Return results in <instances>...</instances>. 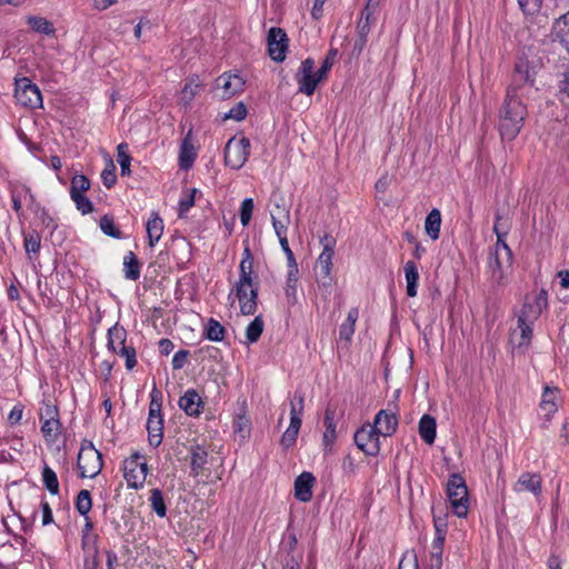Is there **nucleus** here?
Here are the masks:
<instances>
[{
    "label": "nucleus",
    "mask_w": 569,
    "mask_h": 569,
    "mask_svg": "<svg viewBox=\"0 0 569 569\" xmlns=\"http://www.w3.org/2000/svg\"><path fill=\"white\" fill-rule=\"evenodd\" d=\"M539 68L540 63L536 59L525 56L517 59L511 82L499 109V131L503 140L516 139L523 127L528 113L525 100L537 91L536 74Z\"/></svg>",
    "instance_id": "1"
},
{
    "label": "nucleus",
    "mask_w": 569,
    "mask_h": 569,
    "mask_svg": "<svg viewBox=\"0 0 569 569\" xmlns=\"http://www.w3.org/2000/svg\"><path fill=\"white\" fill-rule=\"evenodd\" d=\"M253 257L247 246L239 264V280L233 287L234 295L240 305V311L244 316H252L258 308V283L252 278Z\"/></svg>",
    "instance_id": "2"
},
{
    "label": "nucleus",
    "mask_w": 569,
    "mask_h": 569,
    "mask_svg": "<svg viewBox=\"0 0 569 569\" xmlns=\"http://www.w3.org/2000/svg\"><path fill=\"white\" fill-rule=\"evenodd\" d=\"M322 251L317 259L316 274L317 281L322 288H330L332 284V258L335 254V248L337 239L329 233H325L319 238Z\"/></svg>",
    "instance_id": "3"
},
{
    "label": "nucleus",
    "mask_w": 569,
    "mask_h": 569,
    "mask_svg": "<svg viewBox=\"0 0 569 569\" xmlns=\"http://www.w3.org/2000/svg\"><path fill=\"white\" fill-rule=\"evenodd\" d=\"M149 413L147 420L148 440L150 446L158 448L163 438V419L161 415L162 396L154 388L150 393Z\"/></svg>",
    "instance_id": "4"
},
{
    "label": "nucleus",
    "mask_w": 569,
    "mask_h": 569,
    "mask_svg": "<svg viewBox=\"0 0 569 569\" xmlns=\"http://www.w3.org/2000/svg\"><path fill=\"white\" fill-rule=\"evenodd\" d=\"M447 496L455 515L460 518L466 517L469 508L468 489L461 475L453 473L449 477Z\"/></svg>",
    "instance_id": "5"
},
{
    "label": "nucleus",
    "mask_w": 569,
    "mask_h": 569,
    "mask_svg": "<svg viewBox=\"0 0 569 569\" xmlns=\"http://www.w3.org/2000/svg\"><path fill=\"white\" fill-rule=\"evenodd\" d=\"M78 469L81 478H94L102 469V456L92 442L83 441L78 453Z\"/></svg>",
    "instance_id": "6"
},
{
    "label": "nucleus",
    "mask_w": 569,
    "mask_h": 569,
    "mask_svg": "<svg viewBox=\"0 0 569 569\" xmlns=\"http://www.w3.org/2000/svg\"><path fill=\"white\" fill-rule=\"evenodd\" d=\"M316 69V63L312 58L305 59L298 71L295 74V80L298 83V91L308 97L312 96L318 84L326 78L320 76V72Z\"/></svg>",
    "instance_id": "7"
},
{
    "label": "nucleus",
    "mask_w": 569,
    "mask_h": 569,
    "mask_svg": "<svg viewBox=\"0 0 569 569\" xmlns=\"http://www.w3.org/2000/svg\"><path fill=\"white\" fill-rule=\"evenodd\" d=\"M148 475V465L139 452L132 453L123 461V477L129 488L139 489L143 487Z\"/></svg>",
    "instance_id": "8"
},
{
    "label": "nucleus",
    "mask_w": 569,
    "mask_h": 569,
    "mask_svg": "<svg viewBox=\"0 0 569 569\" xmlns=\"http://www.w3.org/2000/svg\"><path fill=\"white\" fill-rule=\"evenodd\" d=\"M250 154V140L242 136L232 137L224 147V163L231 169L238 170L244 166Z\"/></svg>",
    "instance_id": "9"
},
{
    "label": "nucleus",
    "mask_w": 569,
    "mask_h": 569,
    "mask_svg": "<svg viewBox=\"0 0 569 569\" xmlns=\"http://www.w3.org/2000/svg\"><path fill=\"white\" fill-rule=\"evenodd\" d=\"M511 267V258L491 253L488 261V271L491 284L496 288L505 287L509 282Z\"/></svg>",
    "instance_id": "10"
},
{
    "label": "nucleus",
    "mask_w": 569,
    "mask_h": 569,
    "mask_svg": "<svg viewBox=\"0 0 569 569\" xmlns=\"http://www.w3.org/2000/svg\"><path fill=\"white\" fill-rule=\"evenodd\" d=\"M380 436L371 423H365L356 431L353 439L361 451L367 456L375 457L381 449Z\"/></svg>",
    "instance_id": "11"
},
{
    "label": "nucleus",
    "mask_w": 569,
    "mask_h": 569,
    "mask_svg": "<svg viewBox=\"0 0 569 569\" xmlns=\"http://www.w3.org/2000/svg\"><path fill=\"white\" fill-rule=\"evenodd\" d=\"M246 81L238 73L224 72L216 80L214 89L221 99H230L243 91Z\"/></svg>",
    "instance_id": "12"
},
{
    "label": "nucleus",
    "mask_w": 569,
    "mask_h": 569,
    "mask_svg": "<svg viewBox=\"0 0 569 569\" xmlns=\"http://www.w3.org/2000/svg\"><path fill=\"white\" fill-rule=\"evenodd\" d=\"M14 97L24 107L33 109L42 106V96L39 88L27 78L17 83Z\"/></svg>",
    "instance_id": "13"
},
{
    "label": "nucleus",
    "mask_w": 569,
    "mask_h": 569,
    "mask_svg": "<svg viewBox=\"0 0 569 569\" xmlns=\"http://www.w3.org/2000/svg\"><path fill=\"white\" fill-rule=\"evenodd\" d=\"M268 52L272 60L281 62L286 59L288 38L281 28H271L268 32Z\"/></svg>",
    "instance_id": "14"
},
{
    "label": "nucleus",
    "mask_w": 569,
    "mask_h": 569,
    "mask_svg": "<svg viewBox=\"0 0 569 569\" xmlns=\"http://www.w3.org/2000/svg\"><path fill=\"white\" fill-rule=\"evenodd\" d=\"M10 196L17 197L22 201V203L27 204V207L34 213H38L41 211L42 219L44 220V217L50 219L44 208L40 206V203L36 200L34 194L32 193L30 187L22 182H11L10 184Z\"/></svg>",
    "instance_id": "15"
},
{
    "label": "nucleus",
    "mask_w": 569,
    "mask_h": 569,
    "mask_svg": "<svg viewBox=\"0 0 569 569\" xmlns=\"http://www.w3.org/2000/svg\"><path fill=\"white\" fill-rule=\"evenodd\" d=\"M512 489L517 493L530 492L539 497L542 492V479L539 473L522 472L513 483Z\"/></svg>",
    "instance_id": "16"
},
{
    "label": "nucleus",
    "mask_w": 569,
    "mask_h": 569,
    "mask_svg": "<svg viewBox=\"0 0 569 569\" xmlns=\"http://www.w3.org/2000/svg\"><path fill=\"white\" fill-rule=\"evenodd\" d=\"M372 426L382 437H390L397 430L398 418L395 413L382 409L376 415Z\"/></svg>",
    "instance_id": "17"
},
{
    "label": "nucleus",
    "mask_w": 569,
    "mask_h": 569,
    "mask_svg": "<svg viewBox=\"0 0 569 569\" xmlns=\"http://www.w3.org/2000/svg\"><path fill=\"white\" fill-rule=\"evenodd\" d=\"M316 478L311 472L305 471L295 480V497L301 502H308L312 498V488Z\"/></svg>",
    "instance_id": "18"
},
{
    "label": "nucleus",
    "mask_w": 569,
    "mask_h": 569,
    "mask_svg": "<svg viewBox=\"0 0 569 569\" xmlns=\"http://www.w3.org/2000/svg\"><path fill=\"white\" fill-rule=\"evenodd\" d=\"M189 456L190 476L194 478L199 477L206 469V466L208 465V451L201 445H191L189 449Z\"/></svg>",
    "instance_id": "19"
},
{
    "label": "nucleus",
    "mask_w": 569,
    "mask_h": 569,
    "mask_svg": "<svg viewBox=\"0 0 569 569\" xmlns=\"http://www.w3.org/2000/svg\"><path fill=\"white\" fill-rule=\"evenodd\" d=\"M203 401L197 390L190 388L179 399V407L188 416L197 417L203 410Z\"/></svg>",
    "instance_id": "20"
},
{
    "label": "nucleus",
    "mask_w": 569,
    "mask_h": 569,
    "mask_svg": "<svg viewBox=\"0 0 569 569\" xmlns=\"http://www.w3.org/2000/svg\"><path fill=\"white\" fill-rule=\"evenodd\" d=\"M373 22L372 12L369 9V7H366L363 11L361 12L360 19L358 21L357 26V33H358V40L355 43V50L359 53L363 50L368 34L371 30V26Z\"/></svg>",
    "instance_id": "21"
},
{
    "label": "nucleus",
    "mask_w": 569,
    "mask_h": 569,
    "mask_svg": "<svg viewBox=\"0 0 569 569\" xmlns=\"http://www.w3.org/2000/svg\"><path fill=\"white\" fill-rule=\"evenodd\" d=\"M277 212H271V221L274 229L276 234L280 240L287 239V226L289 223V211L283 207L276 206Z\"/></svg>",
    "instance_id": "22"
},
{
    "label": "nucleus",
    "mask_w": 569,
    "mask_h": 569,
    "mask_svg": "<svg viewBox=\"0 0 569 569\" xmlns=\"http://www.w3.org/2000/svg\"><path fill=\"white\" fill-rule=\"evenodd\" d=\"M126 340L127 330L122 326L116 323L108 330L107 347L110 351L118 353L122 346H127Z\"/></svg>",
    "instance_id": "23"
},
{
    "label": "nucleus",
    "mask_w": 569,
    "mask_h": 569,
    "mask_svg": "<svg viewBox=\"0 0 569 569\" xmlns=\"http://www.w3.org/2000/svg\"><path fill=\"white\" fill-rule=\"evenodd\" d=\"M336 409L328 407L325 411V432H323V442L326 446H331L337 439V421H336Z\"/></svg>",
    "instance_id": "24"
},
{
    "label": "nucleus",
    "mask_w": 569,
    "mask_h": 569,
    "mask_svg": "<svg viewBox=\"0 0 569 569\" xmlns=\"http://www.w3.org/2000/svg\"><path fill=\"white\" fill-rule=\"evenodd\" d=\"M437 422L433 417L430 415H423L419 421V435L421 439L428 443L432 445L436 439Z\"/></svg>",
    "instance_id": "25"
},
{
    "label": "nucleus",
    "mask_w": 569,
    "mask_h": 569,
    "mask_svg": "<svg viewBox=\"0 0 569 569\" xmlns=\"http://www.w3.org/2000/svg\"><path fill=\"white\" fill-rule=\"evenodd\" d=\"M147 233L149 239V246L153 247L162 237L163 232V220L157 212H152L151 217L147 221Z\"/></svg>",
    "instance_id": "26"
},
{
    "label": "nucleus",
    "mask_w": 569,
    "mask_h": 569,
    "mask_svg": "<svg viewBox=\"0 0 569 569\" xmlns=\"http://www.w3.org/2000/svg\"><path fill=\"white\" fill-rule=\"evenodd\" d=\"M123 273L124 278L128 280H138L141 274V263L139 262L137 256L129 251L123 257Z\"/></svg>",
    "instance_id": "27"
},
{
    "label": "nucleus",
    "mask_w": 569,
    "mask_h": 569,
    "mask_svg": "<svg viewBox=\"0 0 569 569\" xmlns=\"http://www.w3.org/2000/svg\"><path fill=\"white\" fill-rule=\"evenodd\" d=\"M403 270L407 282V295L409 297H416L419 281L418 267L413 261H407Z\"/></svg>",
    "instance_id": "28"
},
{
    "label": "nucleus",
    "mask_w": 569,
    "mask_h": 569,
    "mask_svg": "<svg viewBox=\"0 0 569 569\" xmlns=\"http://www.w3.org/2000/svg\"><path fill=\"white\" fill-rule=\"evenodd\" d=\"M359 317L358 308H351L348 312L347 319L339 328V338L349 342L355 333V327Z\"/></svg>",
    "instance_id": "29"
},
{
    "label": "nucleus",
    "mask_w": 569,
    "mask_h": 569,
    "mask_svg": "<svg viewBox=\"0 0 569 569\" xmlns=\"http://www.w3.org/2000/svg\"><path fill=\"white\" fill-rule=\"evenodd\" d=\"M441 226V213L438 209H432L425 221V229L427 234L432 239L437 240L440 234Z\"/></svg>",
    "instance_id": "30"
},
{
    "label": "nucleus",
    "mask_w": 569,
    "mask_h": 569,
    "mask_svg": "<svg viewBox=\"0 0 569 569\" xmlns=\"http://www.w3.org/2000/svg\"><path fill=\"white\" fill-rule=\"evenodd\" d=\"M197 153L193 148V146L190 143L188 138H186L180 147V153H179V166L183 170H188L191 168L196 160Z\"/></svg>",
    "instance_id": "31"
},
{
    "label": "nucleus",
    "mask_w": 569,
    "mask_h": 569,
    "mask_svg": "<svg viewBox=\"0 0 569 569\" xmlns=\"http://www.w3.org/2000/svg\"><path fill=\"white\" fill-rule=\"evenodd\" d=\"M201 88V82L198 77L190 78L180 92V102L188 106L192 99L198 94Z\"/></svg>",
    "instance_id": "32"
},
{
    "label": "nucleus",
    "mask_w": 569,
    "mask_h": 569,
    "mask_svg": "<svg viewBox=\"0 0 569 569\" xmlns=\"http://www.w3.org/2000/svg\"><path fill=\"white\" fill-rule=\"evenodd\" d=\"M298 264L289 266L286 282V296L290 303L297 301Z\"/></svg>",
    "instance_id": "33"
},
{
    "label": "nucleus",
    "mask_w": 569,
    "mask_h": 569,
    "mask_svg": "<svg viewBox=\"0 0 569 569\" xmlns=\"http://www.w3.org/2000/svg\"><path fill=\"white\" fill-rule=\"evenodd\" d=\"M226 336V328L216 319L210 318L204 327V337L210 341H222Z\"/></svg>",
    "instance_id": "34"
},
{
    "label": "nucleus",
    "mask_w": 569,
    "mask_h": 569,
    "mask_svg": "<svg viewBox=\"0 0 569 569\" xmlns=\"http://www.w3.org/2000/svg\"><path fill=\"white\" fill-rule=\"evenodd\" d=\"M149 502L151 509L158 517L163 518L167 516V506L164 503L163 493L159 488L150 490Z\"/></svg>",
    "instance_id": "35"
},
{
    "label": "nucleus",
    "mask_w": 569,
    "mask_h": 569,
    "mask_svg": "<svg viewBox=\"0 0 569 569\" xmlns=\"http://www.w3.org/2000/svg\"><path fill=\"white\" fill-rule=\"evenodd\" d=\"M555 29L561 44L569 52V11L556 22Z\"/></svg>",
    "instance_id": "36"
},
{
    "label": "nucleus",
    "mask_w": 569,
    "mask_h": 569,
    "mask_svg": "<svg viewBox=\"0 0 569 569\" xmlns=\"http://www.w3.org/2000/svg\"><path fill=\"white\" fill-rule=\"evenodd\" d=\"M42 481L47 490L51 495H58L59 493V481L57 473L47 465L44 463L42 468Z\"/></svg>",
    "instance_id": "37"
},
{
    "label": "nucleus",
    "mask_w": 569,
    "mask_h": 569,
    "mask_svg": "<svg viewBox=\"0 0 569 569\" xmlns=\"http://www.w3.org/2000/svg\"><path fill=\"white\" fill-rule=\"evenodd\" d=\"M61 423L59 419L43 420L41 432L47 441L54 442L60 435Z\"/></svg>",
    "instance_id": "38"
},
{
    "label": "nucleus",
    "mask_w": 569,
    "mask_h": 569,
    "mask_svg": "<svg viewBox=\"0 0 569 569\" xmlns=\"http://www.w3.org/2000/svg\"><path fill=\"white\" fill-rule=\"evenodd\" d=\"M23 246L26 253L30 260L33 259V254H37L41 247V237L38 232L24 234Z\"/></svg>",
    "instance_id": "39"
},
{
    "label": "nucleus",
    "mask_w": 569,
    "mask_h": 569,
    "mask_svg": "<svg viewBox=\"0 0 569 569\" xmlns=\"http://www.w3.org/2000/svg\"><path fill=\"white\" fill-rule=\"evenodd\" d=\"M264 322L261 316H257L246 329V338L250 343L257 342L263 332Z\"/></svg>",
    "instance_id": "40"
},
{
    "label": "nucleus",
    "mask_w": 569,
    "mask_h": 569,
    "mask_svg": "<svg viewBox=\"0 0 569 569\" xmlns=\"http://www.w3.org/2000/svg\"><path fill=\"white\" fill-rule=\"evenodd\" d=\"M92 508L91 495L87 489L79 491L76 499V509L81 516H88Z\"/></svg>",
    "instance_id": "41"
},
{
    "label": "nucleus",
    "mask_w": 569,
    "mask_h": 569,
    "mask_svg": "<svg viewBox=\"0 0 569 569\" xmlns=\"http://www.w3.org/2000/svg\"><path fill=\"white\" fill-rule=\"evenodd\" d=\"M101 231L114 239H121L122 232L118 229L112 217L104 214L99 222Z\"/></svg>",
    "instance_id": "42"
},
{
    "label": "nucleus",
    "mask_w": 569,
    "mask_h": 569,
    "mask_svg": "<svg viewBox=\"0 0 569 569\" xmlns=\"http://www.w3.org/2000/svg\"><path fill=\"white\" fill-rule=\"evenodd\" d=\"M90 188V180L84 174H76L71 179L70 196L84 194Z\"/></svg>",
    "instance_id": "43"
},
{
    "label": "nucleus",
    "mask_w": 569,
    "mask_h": 569,
    "mask_svg": "<svg viewBox=\"0 0 569 569\" xmlns=\"http://www.w3.org/2000/svg\"><path fill=\"white\" fill-rule=\"evenodd\" d=\"M541 312L542 310L535 306L533 302H526L521 308L520 315L518 316V322H535Z\"/></svg>",
    "instance_id": "44"
},
{
    "label": "nucleus",
    "mask_w": 569,
    "mask_h": 569,
    "mask_svg": "<svg viewBox=\"0 0 569 569\" xmlns=\"http://www.w3.org/2000/svg\"><path fill=\"white\" fill-rule=\"evenodd\" d=\"M28 23L32 30L43 34H51L54 31L51 22L41 17H29Z\"/></svg>",
    "instance_id": "45"
},
{
    "label": "nucleus",
    "mask_w": 569,
    "mask_h": 569,
    "mask_svg": "<svg viewBox=\"0 0 569 569\" xmlns=\"http://www.w3.org/2000/svg\"><path fill=\"white\" fill-rule=\"evenodd\" d=\"M118 150V162L121 168L122 176L130 173V162L131 157L128 152V144L127 143H120L117 148Z\"/></svg>",
    "instance_id": "46"
},
{
    "label": "nucleus",
    "mask_w": 569,
    "mask_h": 569,
    "mask_svg": "<svg viewBox=\"0 0 569 569\" xmlns=\"http://www.w3.org/2000/svg\"><path fill=\"white\" fill-rule=\"evenodd\" d=\"M39 416L41 421L59 419V411L57 406L51 403L50 400H46L40 407Z\"/></svg>",
    "instance_id": "47"
},
{
    "label": "nucleus",
    "mask_w": 569,
    "mask_h": 569,
    "mask_svg": "<svg viewBox=\"0 0 569 569\" xmlns=\"http://www.w3.org/2000/svg\"><path fill=\"white\" fill-rule=\"evenodd\" d=\"M198 190L196 188L190 189L179 201V217H183L190 208L194 204V197Z\"/></svg>",
    "instance_id": "48"
},
{
    "label": "nucleus",
    "mask_w": 569,
    "mask_h": 569,
    "mask_svg": "<svg viewBox=\"0 0 569 569\" xmlns=\"http://www.w3.org/2000/svg\"><path fill=\"white\" fill-rule=\"evenodd\" d=\"M253 207H254V204H253V200L251 198H246L241 202L239 217H240V222L243 227L249 224L251 217H252Z\"/></svg>",
    "instance_id": "49"
},
{
    "label": "nucleus",
    "mask_w": 569,
    "mask_h": 569,
    "mask_svg": "<svg viewBox=\"0 0 569 569\" xmlns=\"http://www.w3.org/2000/svg\"><path fill=\"white\" fill-rule=\"evenodd\" d=\"M101 179L106 188L110 189L117 181L116 166L110 160L101 172Z\"/></svg>",
    "instance_id": "50"
},
{
    "label": "nucleus",
    "mask_w": 569,
    "mask_h": 569,
    "mask_svg": "<svg viewBox=\"0 0 569 569\" xmlns=\"http://www.w3.org/2000/svg\"><path fill=\"white\" fill-rule=\"evenodd\" d=\"M118 355L126 359L127 370H132L137 366L136 349L132 346H122Z\"/></svg>",
    "instance_id": "51"
},
{
    "label": "nucleus",
    "mask_w": 569,
    "mask_h": 569,
    "mask_svg": "<svg viewBox=\"0 0 569 569\" xmlns=\"http://www.w3.org/2000/svg\"><path fill=\"white\" fill-rule=\"evenodd\" d=\"M74 202L77 209L82 213L87 214L93 211V204L84 194L70 196Z\"/></svg>",
    "instance_id": "52"
},
{
    "label": "nucleus",
    "mask_w": 569,
    "mask_h": 569,
    "mask_svg": "<svg viewBox=\"0 0 569 569\" xmlns=\"http://www.w3.org/2000/svg\"><path fill=\"white\" fill-rule=\"evenodd\" d=\"M305 408V397L296 392L293 400L290 402V417H302Z\"/></svg>",
    "instance_id": "53"
},
{
    "label": "nucleus",
    "mask_w": 569,
    "mask_h": 569,
    "mask_svg": "<svg viewBox=\"0 0 569 569\" xmlns=\"http://www.w3.org/2000/svg\"><path fill=\"white\" fill-rule=\"evenodd\" d=\"M518 3L525 14H535L540 10L542 0H518Z\"/></svg>",
    "instance_id": "54"
},
{
    "label": "nucleus",
    "mask_w": 569,
    "mask_h": 569,
    "mask_svg": "<svg viewBox=\"0 0 569 569\" xmlns=\"http://www.w3.org/2000/svg\"><path fill=\"white\" fill-rule=\"evenodd\" d=\"M493 232L496 233L497 238H506L509 232V223L507 220L502 218L501 214H496V221L493 224Z\"/></svg>",
    "instance_id": "55"
},
{
    "label": "nucleus",
    "mask_w": 569,
    "mask_h": 569,
    "mask_svg": "<svg viewBox=\"0 0 569 569\" xmlns=\"http://www.w3.org/2000/svg\"><path fill=\"white\" fill-rule=\"evenodd\" d=\"M532 323L533 322L529 321L518 322V328L520 329L521 335V342L519 343V346L528 345L530 342L532 337Z\"/></svg>",
    "instance_id": "56"
},
{
    "label": "nucleus",
    "mask_w": 569,
    "mask_h": 569,
    "mask_svg": "<svg viewBox=\"0 0 569 569\" xmlns=\"http://www.w3.org/2000/svg\"><path fill=\"white\" fill-rule=\"evenodd\" d=\"M492 254H500V257H508L512 259V251L506 242V238H497V242Z\"/></svg>",
    "instance_id": "57"
},
{
    "label": "nucleus",
    "mask_w": 569,
    "mask_h": 569,
    "mask_svg": "<svg viewBox=\"0 0 569 569\" xmlns=\"http://www.w3.org/2000/svg\"><path fill=\"white\" fill-rule=\"evenodd\" d=\"M558 410V405L557 402H551V403H548L547 402H540L539 405V411H540V416L546 420V421H550L552 415L555 412H557Z\"/></svg>",
    "instance_id": "58"
},
{
    "label": "nucleus",
    "mask_w": 569,
    "mask_h": 569,
    "mask_svg": "<svg viewBox=\"0 0 569 569\" xmlns=\"http://www.w3.org/2000/svg\"><path fill=\"white\" fill-rule=\"evenodd\" d=\"M336 53H337L336 50H330L329 53L327 54V57L323 59L321 67L318 69V71L320 72V76H323L326 79L328 77L330 69L333 66V59H335Z\"/></svg>",
    "instance_id": "59"
},
{
    "label": "nucleus",
    "mask_w": 569,
    "mask_h": 569,
    "mask_svg": "<svg viewBox=\"0 0 569 569\" xmlns=\"http://www.w3.org/2000/svg\"><path fill=\"white\" fill-rule=\"evenodd\" d=\"M418 559L416 553L405 555L400 562L398 569H418Z\"/></svg>",
    "instance_id": "60"
},
{
    "label": "nucleus",
    "mask_w": 569,
    "mask_h": 569,
    "mask_svg": "<svg viewBox=\"0 0 569 569\" xmlns=\"http://www.w3.org/2000/svg\"><path fill=\"white\" fill-rule=\"evenodd\" d=\"M298 433V431L287 428L280 440L281 446L286 449L292 447L296 443Z\"/></svg>",
    "instance_id": "61"
},
{
    "label": "nucleus",
    "mask_w": 569,
    "mask_h": 569,
    "mask_svg": "<svg viewBox=\"0 0 569 569\" xmlns=\"http://www.w3.org/2000/svg\"><path fill=\"white\" fill-rule=\"evenodd\" d=\"M188 356H189L188 350L181 349V350L177 351L172 358V362H171L172 368L174 370L182 369L187 362Z\"/></svg>",
    "instance_id": "62"
},
{
    "label": "nucleus",
    "mask_w": 569,
    "mask_h": 569,
    "mask_svg": "<svg viewBox=\"0 0 569 569\" xmlns=\"http://www.w3.org/2000/svg\"><path fill=\"white\" fill-rule=\"evenodd\" d=\"M247 116V108L243 103H238L236 108H232L230 112L227 114V118L234 119L237 121H241Z\"/></svg>",
    "instance_id": "63"
},
{
    "label": "nucleus",
    "mask_w": 569,
    "mask_h": 569,
    "mask_svg": "<svg viewBox=\"0 0 569 569\" xmlns=\"http://www.w3.org/2000/svg\"><path fill=\"white\" fill-rule=\"evenodd\" d=\"M41 511H42V525L48 526L53 522L52 510L47 500L41 501Z\"/></svg>",
    "instance_id": "64"
}]
</instances>
